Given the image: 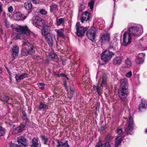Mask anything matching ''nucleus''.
<instances>
[{
    "label": "nucleus",
    "mask_w": 147,
    "mask_h": 147,
    "mask_svg": "<svg viewBox=\"0 0 147 147\" xmlns=\"http://www.w3.org/2000/svg\"><path fill=\"white\" fill-rule=\"evenodd\" d=\"M131 24V23L128 24V31L132 38L134 39L139 36L141 34L139 31V28L136 26L132 25Z\"/></svg>",
    "instance_id": "7ed1b4c3"
},
{
    "label": "nucleus",
    "mask_w": 147,
    "mask_h": 147,
    "mask_svg": "<svg viewBox=\"0 0 147 147\" xmlns=\"http://www.w3.org/2000/svg\"><path fill=\"white\" fill-rule=\"evenodd\" d=\"M46 40L50 46H52L55 40V35L52 34H47L44 36Z\"/></svg>",
    "instance_id": "1a4fd4ad"
},
{
    "label": "nucleus",
    "mask_w": 147,
    "mask_h": 147,
    "mask_svg": "<svg viewBox=\"0 0 147 147\" xmlns=\"http://www.w3.org/2000/svg\"><path fill=\"white\" fill-rule=\"evenodd\" d=\"M27 76V75L26 73H23L20 74H16L15 77L16 81H18L19 80H22Z\"/></svg>",
    "instance_id": "412c9836"
},
{
    "label": "nucleus",
    "mask_w": 147,
    "mask_h": 147,
    "mask_svg": "<svg viewBox=\"0 0 147 147\" xmlns=\"http://www.w3.org/2000/svg\"><path fill=\"white\" fill-rule=\"evenodd\" d=\"M70 90L71 91V94L72 95L73 94V92L74 90V89L73 87H70Z\"/></svg>",
    "instance_id": "3c124183"
},
{
    "label": "nucleus",
    "mask_w": 147,
    "mask_h": 147,
    "mask_svg": "<svg viewBox=\"0 0 147 147\" xmlns=\"http://www.w3.org/2000/svg\"><path fill=\"white\" fill-rule=\"evenodd\" d=\"M113 55V52L109 51H105L102 53L101 56V59L105 62H107Z\"/></svg>",
    "instance_id": "423d86ee"
},
{
    "label": "nucleus",
    "mask_w": 147,
    "mask_h": 147,
    "mask_svg": "<svg viewBox=\"0 0 147 147\" xmlns=\"http://www.w3.org/2000/svg\"><path fill=\"white\" fill-rule=\"evenodd\" d=\"M69 146L67 141H66L65 142L61 141H58L57 147H68Z\"/></svg>",
    "instance_id": "5701e85b"
},
{
    "label": "nucleus",
    "mask_w": 147,
    "mask_h": 147,
    "mask_svg": "<svg viewBox=\"0 0 147 147\" xmlns=\"http://www.w3.org/2000/svg\"><path fill=\"white\" fill-rule=\"evenodd\" d=\"M0 30L1 31V32H2L3 30H2V29H0Z\"/></svg>",
    "instance_id": "338daca9"
},
{
    "label": "nucleus",
    "mask_w": 147,
    "mask_h": 147,
    "mask_svg": "<svg viewBox=\"0 0 147 147\" xmlns=\"http://www.w3.org/2000/svg\"><path fill=\"white\" fill-rule=\"evenodd\" d=\"M145 103L146 102L144 101H142L140 105L139 106V109L140 111H141V109L146 108V107H145Z\"/></svg>",
    "instance_id": "2f4dec72"
},
{
    "label": "nucleus",
    "mask_w": 147,
    "mask_h": 147,
    "mask_svg": "<svg viewBox=\"0 0 147 147\" xmlns=\"http://www.w3.org/2000/svg\"><path fill=\"white\" fill-rule=\"evenodd\" d=\"M32 6V4L30 1H27L25 3L24 7L27 9H30Z\"/></svg>",
    "instance_id": "cd10ccee"
},
{
    "label": "nucleus",
    "mask_w": 147,
    "mask_h": 147,
    "mask_svg": "<svg viewBox=\"0 0 147 147\" xmlns=\"http://www.w3.org/2000/svg\"><path fill=\"white\" fill-rule=\"evenodd\" d=\"M4 134V131L3 128L0 126V137L3 136Z\"/></svg>",
    "instance_id": "ea45409f"
},
{
    "label": "nucleus",
    "mask_w": 147,
    "mask_h": 147,
    "mask_svg": "<svg viewBox=\"0 0 147 147\" xmlns=\"http://www.w3.org/2000/svg\"><path fill=\"white\" fill-rule=\"evenodd\" d=\"M17 141L20 147H26L28 145V140L23 136L18 137L17 138Z\"/></svg>",
    "instance_id": "6e6552de"
},
{
    "label": "nucleus",
    "mask_w": 147,
    "mask_h": 147,
    "mask_svg": "<svg viewBox=\"0 0 147 147\" xmlns=\"http://www.w3.org/2000/svg\"><path fill=\"white\" fill-rule=\"evenodd\" d=\"M75 27L76 30V34L79 37H82L83 36L87 30V28H84L83 27L80 26V23L78 22L77 23Z\"/></svg>",
    "instance_id": "39448f33"
},
{
    "label": "nucleus",
    "mask_w": 147,
    "mask_h": 147,
    "mask_svg": "<svg viewBox=\"0 0 147 147\" xmlns=\"http://www.w3.org/2000/svg\"><path fill=\"white\" fill-rule=\"evenodd\" d=\"M31 147H40L41 144L37 138H34L32 140Z\"/></svg>",
    "instance_id": "dca6fc26"
},
{
    "label": "nucleus",
    "mask_w": 147,
    "mask_h": 147,
    "mask_svg": "<svg viewBox=\"0 0 147 147\" xmlns=\"http://www.w3.org/2000/svg\"><path fill=\"white\" fill-rule=\"evenodd\" d=\"M89 12L87 11L84 12L82 15L81 22L83 23L84 21L89 20Z\"/></svg>",
    "instance_id": "f3484780"
},
{
    "label": "nucleus",
    "mask_w": 147,
    "mask_h": 147,
    "mask_svg": "<svg viewBox=\"0 0 147 147\" xmlns=\"http://www.w3.org/2000/svg\"><path fill=\"white\" fill-rule=\"evenodd\" d=\"M110 40V34L109 33L101 34L100 36V41L102 44L109 42Z\"/></svg>",
    "instance_id": "9b49d317"
},
{
    "label": "nucleus",
    "mask_w": 147,
    "mask_h": 147,
    "mask_svg": "<svg viewBox=\"0 0 147 147\" xmlns=\"http://www.w3.org/2000/svg\"><path fill=\"white\" fill-rule=\"evenodd\" d=\"M123 140V138L121 136H119L116 138L115 145V147L119 146Z\"/></svg>",
    "instance_id": "b1692460"
},
{
    "label": "nucleus",
    "mask_w": 147,
    "mask_h": 147,
    "mask_svg": "<svg viewBox=\"0 0 147 147\" xmlns=\"http://www.w3.org/2000/svg\"><path fill=\"white\" fill-rule=\"evenodd\" d=\"M59 75H60V77L65 76V77H66V75L65 74H63V73H61V74H60Z\"/></svg>",
    "instance_id": "6e6d98bb"
},
{
    "label": "nucleus",
    "mask_w": 147,
    "mask_h": 147,
    "mask_svg": "<svg viewBox=\"0 0 147 147\" xmlns=\"http://www.w3.org/2000/svg\"><path fill=\"white\" fill-rule=\"evenodd\" d=\"M65 22V20L63 18H60L57 19L56 20V23L57 26H60L61 25H63Z\"/></svg>",
    "instance_id": "bb28decb"
},
{
    "label": "nucleus",
    "mask_w": 147,
    "mask_h": 147,
    "mask_svg": "<svg viewBox=\"0 0 147 147\" xmlns=\"http://www.w3.org/2000/svg\"><path fill=\"white\" fill-rule=\"evenodd\" d=\"M5 26L7 28H9L10 26V24L9 21L7 20H5Z\"/></svg>",
    "instance_id": "a19ab883"
},
{
    "label": "nucleus",
    "mask_w": 147,
    "mask_h": 147,
    "mask_svg": "<svg viewBox=\"0 0 147 147\" xmlns=\"http://www.w3.org/2000/svg\"><path fill=\"white\" fill-rule=\"evenodd\" d=\"M39 13L41 14L46 15L47 13V11L44 9H41L40 10Z\"/></svg>",
    "instance_id": "58836bf2"
},
{
    "label": "nucleus",
    "mask_w": 147,
    "mask_h": 147,
    "mask_svg": "<svg viewBox=\"0 0 147 147\" xmlns=\"http://www.w3.org/2000/svg\"><path fill=\"white\" fill-rule=\"evenodd\" d=\"M23 119L26 121H27L28 119L27 117L26 114L25 112H23Z\"/></svg>",
    "instance_id": "c03bdc74"
},
{
    "label": "nucleus",
    "mask_w": 147,
    "mask_h": 147,
    "mask_svg": "<svg viewBox=\"0 0 147 147\" xmlns=\"http://www.w3.org/2000/svg\"><path fill=\"white\" fill-rule=\"evenodd\" d=\"M87 36L88 38L91 41H93L95 39V32L94 30L90 29L87 32Z\"/></svg>",
    "instance_id": "f8f14e48"
},
{
    "label": "nucleus",
    "mask_w": 147,
    "mask_h": 147,
    "mask_svg": "<svg viewBox=\"0 0 147 147\" xmlns=\"http://www.w3.org/2000/svg\"><path fill=\"white\" fill-rule=\"evenodd\" d=\"M145 132L146 133L147 132V129H146Z\"/></svg>",
    "instance_id": "e2e57ef3"
},
{
    "label": "nucleus",
    "mask_w": 147,
    "mask_h": 147,
    "mask_svg": "<svg viewBox=\"0 0 147 147\" xmlns=\"http://www.w3.org/2000/svg\"><path fill=\"white\" fill-rule=\"evenodd\" d=\"M33 25L36 26H42L45 24V21L39 17L36 16L33 20Z\"/></svg>",
    "instance_id": "9d476101"
},
{
    "label": "nucleus",
    "mask_w": 147,
    "mask_h": 147,
    "mask_svg": "<svg viewBox=\"0 0 147 147\" xmlns=\"http://www.w3.org/2000/svg\"><path fill=\"white\" fill-rule=\"evenodd\" d=\"M2 11V5L0 2V14H1Z\"/></svg>",
    "instance_id": "864d4df0"
},
{
    "label": "nucleus",
    "mask_w": 147,
    "mask_h": 147,
    "mask_svg": "<svg viewBox=\"0 0 147 147\" xmlns=\"http://www.w3.org/2000/svg\"><path fill=\"white\" fill-rule=\"evenodd\" d=\"M25 27L26 30H24V33H25L27 35H29L30 33V31L28 29L27 27L26 26Z\"/></svg>",
    "instance_id": "e433bc0d"
},
{
    "label": "nucleus",
    "mask_w": 147,
    "mask_h": 147,
    "mask_svg": "<svg viewBox=\"0 0 147 147\" xmlns=\"http://www.w3.org/2000/svg\"><path fill=\"white\" fill-rule=\"evenodd\" d=\"M7 71L9 75V78H10V80H11V73H10V72L9 70V69H7Z\"/></svg>",
    "instance_id": "5fc2aeb1"
},
{
    "label": "nucleus",
    "mask_w": 147,
    "mask_h": 147,
    "mask_svg": "<svg viewBox=\"0 0 147 147\" xmlns=\"http://www.w3.org/2000/svg\"><path fill=\"white\" fill-rule=\"evenodd\" d=\"M2 73V69L1 68H0V74H1Z\"/></svg>",
    "instance_id": "13d9d810"
},
{
    "label": "nucleus",
    "mask_w": 147,
    "mask_h": 147,
    "mask_svg": "<svg viewBox=\"0 0 147 147\" xmlns=\"http://www.w3.org/2000/svg\"><path fill=\"white\" fill-rule=\"evenodd\" d=\"M117 132L118 134H120L123 132L122 129H118L117 130Z\"/></svg>",
    "instance_id": "09e8293b"
},
{
    "label": "nucleus",
    "mask_w": 147,
    "mask_h": 147,
    "mask_svg": "<svg viewBox=\"0 0 147 147\" xmlns=\"http://www.w3.org/2000/svg\"><path fill=\"white\" fill-rule=\"evenodd\" d=\"M55 31L57 32V36L59 37H63L64 36L63 29H55Z\"/></svg>",
    "instance_id": "a878e982"
},
{
    "label": "nucleus",
    "mask_w": 147,
    "mask_h": 147,
    "mask_svg": "<svg viewBox=\"0 0 147 147\" xmlns=\"http://www.w3.org/2000/svg\"><path fill=\"white\" fill-rule=\"evenodd\" d=\"M2 99L3 100L6 102H7L9 100V98L7 96L5 95L3 97Z\"/></svg>",
    "instance_id": "a18cd8bd"
},
{
    "label": "nucleus",
    "mask_w": 147,
    "mask_h": 147,
    "mask_svg": "<svg viewBox=\"0 0 147 147\" xmlns=\"http://www.w3.org/2000/svg\"><path fill=\"white\" fill-rule=\"evenodd\" d=\"M10 147H19L18 146L15 144L11 142L9 144Z\"/></svg>",
    "instance_id": "49530a36"
},
{
    "label": "nucleus",
    "mask_w": 147,
    "mask_h": 147,
    "mask_svg": "<svg viewBox=\"0 0 147 147\" xmlns=\"http://www.w3.org/2000/svg\"><path fill=\"white\" fill-rule=\"evenodd\" d=\"M56 76H57V77H60L59 74H56Z\"/></svg>",
    "instance_id": "052dcab7"
},
{
    "label": "nucleus",
    "mask_w": 147,
    "mask_h": 147,
    "mask_svg": "<svg viewBox=\"0 0 147 147\" xmlns=\"http://www.w3.org/2000/svg\"><path fill=\"white\" fill-rule=\"evenodd\" d=\"M107 84V78L106 77H103L100 84L102 87H105Z\"/></svg>",
    "instance_id": "c85d7f7f"
},
{
    "label": "nucleus",
    "mask_w": 147,
    "mask_h": 147,
    "mask_svg": "<svg viewBox=\"0 0 147 147\" xmlns=\"http://www.w3.org/2000/svg\"><path fill=\"white\" fill-rule=\"evenodd\" d=\"M93 88L94 90H96V91L99 95L100 94V89L99 88L98 86L96 85H94Z\"/></svg>",
    "instance_id": "f704fd0d"
},
{
    "label": "nucleus",
    "mask_w": 147,
    "mask_h": 147,
    "mask_svg": "<svg viewBox=\"0 0 147 147\" xmlns=\"http://www.w3.org/2000/svg\"><path fill=\"white\" fill-rule=\"evenodd\" d=\"M125 63L128 67L131 66V62L130 60L128 59H127L125 61Z\"/></svg>",
    "instance_id": "72a5a7b5"
},
{
    "label": "nucleus",
    "mask_w": 147,
    "mask_h": 147,
    "mask_svg": "<svg viewBox=\"0 0 147 147\" xmlns=\"http://www.w3.org/2000/svg\"><path fill=\"white\" fill-rule=\"evenodd\" d=\"M94 0H91L88 3V6L91 10H92L94 7Z\"/></svg>",
    "instance_id": "473e14b6"
},
{
    "label": "nucleus",
    "mask_w": 147,
    "mask_h": 147,
    "mask_svg": "<svg viewBox=\"0 0 147 147\" xmlns=\"http://www.w3.org/2000/svg\"><path fill=\"white\" fill-rule=\"evenodd\" d=\"M69 99H70L72 97L71 96H69Z\"/></svg>",
    "instance_id": "69168bd1"
},
{
    "label": "nucleus",
    "mask_w": 147,
    "mask_h": 147,
    "mask_svg": "<svg viewBox=\"0 0 147 147\" xmlns=\"http://www.w3.org/2000/svg\"><path fill=\"white\" fill-rule=\"evenodd\" d=\"M120 87L118 90V96L121 100L124 101L126 99L127 95L129 93L128 89V83L126 78L120 80Z\"/></svg>",
    "instance_id": "f257e3e1"
},
{
    "label": "nucleus",
    "mask_w": 147,
    "mask_h": 147,
    "mask_svg": "<svg viewBox=\"0 0 147 147\" xmlns=\"http://www.w3.org/2000/svg\"><path fill=\"white\" fill-rule=\"evenodd\" d=\"M132 39L133 38L129 32H125L123 35V45L125 46H127L130 43Z\"/></svg>",
    "instance_id": "0eeeda50"
},
{
    "label": "nucleus",
    "mask_w": 147,
    "mask_h": 147,
    "mask_svg": "<svg viewBox=\"0 0 147 147\" xmlns=\"http://www.w3.org/2000/svg\"><path fill=\"white\" fill-rule=\"evenodd\" d=\"M7 69H7H8V68H7V69Z\"/></svg>",
    "instance_id": "774afa93"
},
{
    "label": "nucleus",
    "mask_w": 147,
    "mask_h": 147,
    "mask_svg": "<svg viewBox=\"0 0 147 147\" xmlns=\"http://www.w3.org/2000/svg\"><path fill=\"white\" fill-rule=\"evenodd\" d=\"M103 25V24H100V27L102 26Z\"/></svg>",
    "instance_id": "0e129e2a"
},
{
    "label": "nucleus",
    "mask_w": 147,
    "mask_h": 147,
    "mask_svg": "<svg viewBox=\"0 0 147 147\" xmlns=\"http://www.w3.org/2000/svg\"><path fill=\"white\" fill-rule=\"evenodd\" d=\"M128 125L127 128L125 129V132L127 135H129L132 132L134 125L133 119L130 116L128 121Z\"/></svg>",
    "instance_id": "20e7f679"
},
{
    "label": "nucleus",
    "mask_w": 147,
    "mask_h": 147,
    "mask_svg": "<svg viewBox=\"0 0 147 147\" xmlns=\"http://www.w3.org/2000/svg\"><path fill=\"white\" fill-rule=\"evenodd\" d=\"M33 3L35 4H38L39 3V0H32Z\"/></svg>",
    "instance_id": "de8ad7c7"
},
{
    "label": "nucleus",
    "mask_w": 147,
    "mask_h": 147,
    "mask_svg": "<svg viewBox=\"0 0 147 147\" xmlns=\"http://www.w3.org/2000/svg\"><path fill=\"white\" fill-rule=\"evenodd\" d=\"M2 14L4 16H5V13L4 12H3Z\"/></svg>",
    "instance_id": "bf43d9fd"
},
{
    "label": "nucleus",
    "mask_w": 147,
    "mask_h": 147,
    "mask_svg": "<svg viewBox=\"0 0 147 147\" xmlns=\"http://www.w3.org/2000/svg\"><path fill=\"white\" fill-rule=\"evenodd\" d=\"M36 48L30 44L28 40L24 39L22 45V54L23 56L32 55L36 51Z\"/></svg>",
    "instance_id": "f03ea898"
},
{
    "label": "nucleus",
    "mask_w": 147,
    "mask_h": 147,
    "mask_svg": "<svg viewBox=\"0 0 147 147\" xmlns=\"http://www.w3.org/2000/svg\"><path fill=\"white\" fill-rule=\"evenodd\" d=\"M132 72L131 71H129L127 73L125 74V76L128 78H130L132 76Z\"/></svg>",
    "instance_id": "37998d69"
},
{
    "label": "nucleus",
    "mask_w": 147,
    "mask_h": 147,
    "mask_svg": "<svg viewBox=\"0 0 147 147\" xmlns=\"http://www.w3.org/2000/svg\"><path fill=\"white\" fill-rule=\"evenodd\" d=\"M40 110L41 109H44L47 110L48 109L49 107L48 105L42 104V102H40L38 106Z\"/></svg>",
    "instance_id": "c756f323"
},
{
    "label": "nucleus",
    "mask_w": 147,
    "mask_h": 147,
    "mask_svg": "<svg viewBox=\"0 0 147 147\" xmlns=\"http://www.w3.org/2000/svg\"><path fill=\"white\" fill-rule=\"evenodd\" d=\"M100 145L98 144H97L95 147H100Z\"/></svg>",
    "instance_id": "4d7b16f0"
},
{
    "label": "nucleus",
    "mask_w": 147,
    "mask_h": 147,
    "mask_svg": "<svg viewBox=\"0 0 147 147\" xmlns=\"http://www.w3.org/2000/svg\"><path fill=\"white\" fill-rule=\"evenodd\" d=\"M52 24H53L52 23H50L49 25H50V26H52Z\"/></svg>",
    "instance_id": "680f3d73"
},
{
    "label": "nucleus",
    "mask_w": 147,
    "mask_h": 147,
    "mask_svg": "<svg viewBox=\"0 0 147 147\" xmlns=\"http://www.w3.org/2000/svg\"><path fill=\"white\" fill-rule=\"evenodd\" d=\"M145 54L143 53H140L135 59V62L138 64H142L144 60Z\"/></svg>",
    "instance_id": "4468645a"
},
{
    "label": "nucleus",
    "mask_w": 147,
    "mask_h": 147,
    "mask_svg": "<svg viewBox=\"0 0 147 147\" xmlns=\"http://www.w3.org/2000/svg\"><path fill=\"white\" fill-rule=\"evenodd\" d=\"M101 147H111L110 145L108 142H107L103 144Z\"/></svg>",
    "instance_id": "79ce46f5"
},
{
    "label": "nucleus",
    "mask_w": 147,
    "mask_h": 147,
    "mask_svg": "<svg viewBox=\"0 0 147 147\" xmlns=\"http://www.w3.org/2000/svg\"><path fill=\"white\" fill-rule=\"evenodd\" d=\"M12 56L13 57H16L18 55L19 47L17 46H13L12 49Z\"/></svg>",
    "instance_id": "6ab92c4d"
},
{
    "label": "nucleus",
    "mask_w": 147,
    "mask_h": 147,
    "mask_svg": "<svg viewBox=\"0 0 147 147\" xmlns=\"http://www.w3.org/2000/svg\"><path fill=\"white\" fill-rule=\"evenodd\" d=\"M105 127L104 126H101L99 129L100 130V131H102L103 130L105 129Z\"/></svg>",
    "instance_id": "603ef678"
},
{
    "label": "nucleus",
    "mask_w": 147,
    "mask_h": 147,
    "mask_svg": "<svg viewBox=\"0 0 147 147\" xmlns=\"http://www.w3.org/2000/svg\"><path fill=\"white\" fill-rule=\"evenodd\" d=\"M38 85L39 88L41 90H43L45 89V84H43L41 83H39Z\"/></svg>",
    "instance_id": "c9c22d12"
},
{
    "label": "nucleus",
    "mask_w": 147,
    "mask_h": 147,
    "mask_svg": "<svg viewBox=\"0 0 147 147\" xmlns=\"http://www.w3.org/2000/svg\"><path fill=\"white\" fill-rule=\"evenodd\" d=\"M40 137L44 144H48V138H46L44 136L42 135H41Z\"/></svg>",
    "instance_id": "7c9ffc66"
},
{
    "label": "nucleus",
    "mask_w": 147,
    "mask_h": 147,
    "mask_svg": "<svg viewBox=\"0 0 147 147\" xmlns=\"http://www.w3.org/2000/svg\"><path fill=\"white\" fill-rule=\"evenodd\" d=\"M25 30H26L25 27L23 26H19L16 28V31L18 32V34H20V36L19 37V39L21 38V36H23Z\"/></svg>",
    "instance_id": "2eb2a0df"
},
{
    "label": "nucleus",
    "mask_w": 147,
    "mask_h": 147,
    "mask_svg": "<svg viewBox=\"0 0 147 147\" xmlns=\"http://www.w3.org/2000/svg\"><path fill=\"white\" fill-rule=\"evenodd\" d=\"M50 30V28L49 26H44L42 30V33L44 36L47 34H51L49 33Z\"/></svg>",
    "instance_id": "aec40b11"
},
{
    "label": "nucleus",
    "mask_w": 147,
    "mask_h": 147,
    "mask_svg": "<svg viewBox=\"0 0 147 147\" xmlns=\"http://www.w3.org/2000/svg\"><path fill=\"white\" fill-rule=\"evenodd\" d=\"M122 59V57H117L113 59V63L115 65H119L121 63Z\"/></svg>",
    "instance_id": "4be33fe9"
},
{
    "label": "nucleus",
    "mask_w": 147,
    "mask_h": 147,
    "mask_svg": "<svg viewBox=\"0 0 147 147\" xmlns=\"http://www.w3.org/2000/svg\"><path fill=\"white\" fill-rule=\"evenodd\" d=\"M50 11L53 13H55L58 11V6L55 4H53L50 6Z\"/></svg>",
    "instance_id": "393cba45"
},
{
    "label": "nucleus",
    "mask_w": 147,
    "mask_h": 147,
    "mask_svg": "<svg viewBox=\"0 0 147 147\" xmlns=\"http://www.w3.org/2000/svg\"><path fill=\"white\" fill-rule=\"evenodd\" d=\"M13 16L14 20L18 21L23 20L26 17L19 12L15 13L13 14Z\"/></svg>",
    "instance_id": "ddd939ff"
},
{
    "label": "nucleus",
    "mask_w": 147,
    "mask_h": 147,
    "mask_svg": "<svg viewBox=\"0 0 147 147\" xmlns=\"http://www.w3.org/2000/svg\"><path fill=\"white\" fill-rule=\"evenodd\" d=\"M25 126L23 125H21L19 127L13 129L12 133L15 135L23 131L24 128Z\"/></svg>",
    "instance_id": "a211bd4d"
},
{
    "label": "nucleus",
    "mask_w": 147,
    "mask_h": 147,
    "mask_svg": "<svg viewBox=\"0 0 147 147\" xmlns=\"http://www.w3.org/2000/svg\"><path fill=\"white\" fill-rule=\"evenodd\" d=\"M13 10V8L12 6H10L8 8V11L10 12H12Z\"/></svg>",
    "instance_id": "8fccbe9b"
},
{
    "label": "nucleus",
    "mask_w": 147,
    "mask_h": 147,
    "mask_svg": "<svg viewBox=\"0 0 147 147\" xmlns=\"http://www.w3.org/2000/svg\"><path fill=\"white\" fill-rule=\"evenodd\" d=\"M56 55L53 52H51L49 54V57L51 59H54L56 58Z\"/></svg>",
    "instance_id": "4c0bfd02"
}]
</instances>
